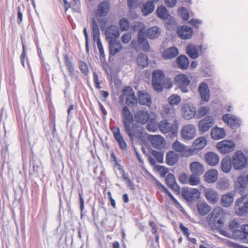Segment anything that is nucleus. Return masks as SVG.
I'll return each mask as SVG.
<instances>
[{
  "mask_svg": "<svg viewBox=\"0 0 248 248\" xmlns=\"http://www.w3.org/2000/svg\"><path fill=\"white\" fill-rule=\"evenodd\" d=\"M225 213L219 207L215 208L212 212L209 220V223H214L218 228L222 226L224 223Z\"/></svg>",
  "mask_w": 248,
  "mask_h": 248,
  "instance_id": "3",
  "label": "nucleus"
},
{
  "mask_svg": "<svg viewBox=\"0 0 248 248\" xmlns=\"http://www.w3.org/2000/svg\"><path fill=\"white\" fill-rule=\"evenodd\" d=\"M204 180L209 183L216 182L218 178V172L216 169H210L205 172L203 176Z\"/></svg>",
  "mask_w": 248,
  "mask_h": 248,
  "instance_id": "18",
  "label": "nucleus"
},
{
  "mask_svg": "<svg viewBox=\"0 0 248 248\" xmlns=\"http://www.w3.org/2000/svg\"><path fill=\"white\" fill-rule=\"evenodd\" d=\"M235 145L234 142L231 140H225L218 142L217 148L222 154H227L234 150Z\"/></svg>",
  "mask_w": 248,
  "mask_h": 248,
  "instance_id": "9",
  "label": "nucleus"
},
{
  "mask_svg": "<svg viewBox=\"0 0 248 248\" xmlns=\"http://www.w3.org/2000/svg\"><path fill=\"white\" fill-rule=\"evenodd\" d=\"M137 62L139 66L142 68L146 66L148 64V59L145 54L140 53L137 57Z\"/></svg>",
  "mask_w": 248,
  "mask_h": 248,
  "instance_id": "47",
  "label": "nucleus"
},
{
  "mask_svg": "<svg viewBox=\"0 0 248 248\" xmlns=\"http://www.w3.org/2000/svg\"><path fill=\"white\" fill-rule=\"evenodd\" d=\"M156 183L158 187L163 189L164 191H165L168 194L170 197L173 201L175 204L177 205H179L178 202L174 198V197L171 194V193L169 192L167 189L163 185H162L161 184H160L159 182L157 181L156 182Z\"/></svg>",
  "mask_w": 248,
  "mask_h": 248,
  "instance_id": "59",
  "label": "nucleus"
},
{
  "mask_svg": "<svg viewBox=\"0 0 248 248\" xmlns=\"http://www.w3.org/2000/svg\"><path fill=\"white\" fill-rule=\"evenodd\" d=\"M78 67L81 72L85 76L89 74V69L87 63L83 61H79L78 62Z\"/></svg>",
  "mask_w": 248,
  "mask_h": 248,
  "instance_id": "51",
  "label": "nucleus"
},
{
  "mask_svg": "<svg viewBox=\"0 0 248 248\" xmlns=\"http://www.w3.org/2000/svg\"><path fill=\"white\" fill-rule=\"evenodd\" d=\"M110 156L112 159L113 161L115 162V168L116 170H119L122 173V175L123 176H124V171L123 170L122 166H121L120 164V161H118L117 159L116 156H115L114 153L113 152L111 153Z\"/></svg>",
  "mask_w": 248,
  "mask_h": 248,
  "instance_id": "53",
  "label": "nucleus"
},
{
  "mask_svg": "<svg viewBox=\"0 0 248 248\" xmlns=\"http://www.w3.org/2000/svg\"><path fill=\"white\" fill-rule=\"evenodd\" d=\"M199 175H195L192 174L188 178V183L191 186H196L200 184V179L197 176Z\"/></svg>",
  "mask_w": 248,
  "mask_h": 248,
  "instance_id": "54",
  "label": "nucleus"
},
{
  "mask_svg": "<svg viewBox=\"0 0 248 248\" xmlns=\"http://www.w3.org/2000/svg\"><path fill=\"white\" fill-rule=\"evenodd\" d=\"M181 100L180 96L176 94H172L168 98L169 102L171 105H177Z\"/></svg>",
  "mask_w": 248,
  "mask_h": 248,
  "instance_id": "52",
  "label": "nucleus"
},
{
  "mask_svg": "<svg viewBox=\"0 0 248 248\" xmlns=\"http://www.w3.org/2000/svg\"><path fill=\"white\" fill-rule=\"evenodd\" d=\"M210 109L207 106H201L200 107L196 113V117L197 118H201L207 115L210 112Z\"/></svg>",
  "mask_w": 248,
  "mask_h": 248,
  "instance_id": "49",
  "label": "nucleus"
},
{
  "mask_svg": "<svg viewBox=\"0 0 248 248\" xmlns=\"http://www.w3.org/2000/svg\"><path fill=\"white\" fill-rule=\"evenodd\" d=\"M99 52V58L102 63L106 62L105 55L101 40L95 41Z\"/></svg>",
  "mask_w": 248,
  "mask_h": 248,
  "instance_id": "50",
  "label": "nucleus"
},
{
  "mask_svg": "<svg viewBox=\"0 0 248 248\" xmlns=\"http://www.w3.org/2000/svg\"><path fill=\"white\" fill-rule=\"evenodd\" d=\"M125 100L128 105H134L137 103V99L135 96L132 89L130 87H125Z\"/></svg>",
  "mask_w": 248,
  "mask_h": 248,
  "instance_id": "20",
  "label": "nucleus"
},
{
  "mask_svg": "<svg viewBox=\"0 0 248 248\" xmlns=\"http://www.w3.org/2000/svg\"><path fill=\"white\" fill-rule=\"evenodd\" d=\"M125 124L126 123H132L134 118L133 115L130 113L129 110L127 109L125 107Z\"/></svg>",
  "mask_w": 248,
  "mask_h": 248,
  "instance_id": "61",
  "label": "nucleus"
},
{
  "mask_svg": "<svg viewBox=\"0 0 248 248\" xmlns=\"http://www.w3.org/2000/svg\"><path fill=\"white\" fill-rule=\"evenodd\" d=\"M149 139L153 146L155 148H162L166 143L164 138L160 135L151 136Z\"/></svg>",
  "mask_w": 248,
  "mask_h": 248,
  "instance_id": "26",
  "label": "nucleus"
},
{
  "mask_svg": "<svg viewBox=\"0 0 248 248\" xmlns=\"http://www.w3.org/2000/svg\"><path fill=\"white\" fill-rule=\"evenodd\" d=\"M150 116L148 111L139 110L135 113L134 119L137 123L143 124L148 121Z\"/></svg>",
  "mask_w": 248,
  "mask_h": 248,
  "instance_id": "21",
  "label": "nucleus"
},
{
  "mask_svg": "<svg viewBox=\"0 0 248 248\" xmlns=\"http://www.w3.org/2000/svg\"><path fill=\"white\" fill-rule=\"evenodd\" d=\"M248 210V194H245L237 199L234 205V212L239 216L247 212Z\"/></svg>",
  "mask_w": 248,
  "mask_h": 248,
  "instance_id": "4",
  "label": "nucleus"
},
{
  "mask_svg": "<svg viewBox=\"0 0 248 248\" xmlns=\"http://www.w3.org/2000/svg\"><path fill=\"white\" fill-rule=\"evenodd\" d=\"M222 120L232 129H236L240 126L241 121L236 116L226 114L222 116Z\"/></svg>",
  "mask_w": 248,
  "mask_h": 248,
  "instance_id": "13",
  "label": "nucleus"
},
{
  "mask_svg": "<svg viewBox=\"0 0 248 248\" xmlns=\"http://www.w3.org/2000/svg\"><path fill=\"white\" fill-rule=\"evenodd\" d=\"M181 112L185 119L189 120L196 116V108L191 103H183L181 106Z\"/></svg>",
  "mask_w": 248,
  "mask_h": 248,
  "instance_id": "6",
  "label": "nucleus"
},
{
  "mask_svg": "<svg viewBox=\"0 0 248 248\" xmlns=\"http://www.w3.org/2000/svg\"><path fill=\"white\" fill-rule=\"evenodd\" d=\"M233 166L231 158L226 156L223 158L221 162V169L222 171L225 173L229 172Z\"/></svg>",
  "mask_w": 248,
  "mask_h": 248,
  "instance_id": "33",
  "label": "nucleus"
},
{
  "mask_svg": "<svg viewBox=\"0 0 248 248\" xmlns=\"http://www.w3.org/2000/svg\"><path fill=\"white\" fill-rule=\"evenodd\" d=\"M172 148L176 152L184 153L186 151V146L179 140H175L172 145Z\"/></svg>",
  "mask_w": 248,
  "mask_h": 248,
  "instance_id": "48",
  "label": "nucleus"
},
{
  "mask_svg": "<svg viewBox=\"0 0 248 248\" xmlns=\"http://www.w3.org/2000/svg\"><path fill=\"white\" fill-rule=\"evenodd\" d=\"M109 54L110 55H115L116 54L121 51L123 48V46L120 42L117 41H112L109 42Z\"/></svg>",
  "mask_w": 248,
  "mask_h": 248,
  "instance_id": "32",
  "label": "nucleus"
},
{
  "mask_svg": "<svg viewBox=\"0 0 248 248\" xmlns=\"http://www.w3.org/2000/svg\"><path fill=\"white\" fill-rule=\"evenodd\" d=\"M156 12L158 17L163 20H168L166 24L168 29L170 30L176 25L174 18L169 15L167 9L165 6H161L157 8Z\"/></svg>",
  "mask_w": 248,
  "mask_h": 248,
  "instance_id": "5",
  "label": "nucleus"
},
{
  "mask_svg": "<svg viewBox=\"0 0 248 248\" xmlns=\"http://www.w3.org/2000/svg\"><path fill=\"white\" fill-rule=\"evenodd\" d=\"M230 229L232 232L239 229H241L240 223L236 220H233L230 222Z\"/></svg>",
  "mask_w": 248,
  "mask_h": 248,
  "instance_id": "58",
  "label": "nucleus"
},
{
  "mask_svg": "<svg viewBox=\"0 0 248 248\" xmlns=\"http://www.w3.org/2000/svg\"><path fill=\"white\" fill-rule=\"evenodd\" d=\"M197 208L199 214L207 215L211 210V207L205 202H199L197 204Z\"/></svg>",
  "mask_w": 248,
  "mask_h": 248,
  "instance_id": "35",
  "label": "nucleus"
},
{
  "mask_svg": "<svg viewBox=\"0 0 248 248\" xmlns=\"http://www.w3.org/2000/svg\"><path fill=\"white\" fill-rule=\"evenodd\" d=\"M189 169L192 174L202 175L204 171V165L198 161L192 162L189 166Z\"/></svg>",
  "mask_w": 248,
  "mask_h": 248,
  "instance_id": "24",
  "label": "nucleus"
},
{
  "mask_svg": "<svg viewBox=\"0 0 248 248\" xmlns=\"http://www.w3.org/2000/svg\"><path fill=\"white\" fill-rule=\"evenodd\" d=\"M187 55L191 58L196 59L199 56L198 48L193 44H189L186 47Z\"/></svg>",
  "mask_w": 248,
  "mask_h": 248,
  "instance_id": "43",
  "label": "nucleus"
},
{
  "mask_svg": "<svg viewBox=\"0 0 248 248\" xmlns=\"http://www.w3.org/2000/svg\"><path fill=\"white\" fill-rule=\"evenodd\" d=\"M110 130L113 134L115 139L119 143L121 148L124 149V141L123 137L121 134L119 128L116 126H112L110 127Z\"/></svg>",
  "mask_w": 248,
  "mask_h": 248,
  "instance_id": "29",
  "label": "nucleus"
},
{
  "mask_svg": "<svg viewBox=\"0 0 248 248\" xmlns=\"http://www.w3.org/2000/svg\"><path fill=\"white\" fill-rule=\"evenodd\" d=\"M198 90L202 101L208 102L210 99V91L208 84L204 82L200 83Z\"/></svg>",
  "mask_w": 248,
  "mask_h": 248,
  "instance_id": "16",
  "label": "nucleus"
},
{
  "mask_svg": "<svg viewBox=\"0 0 248 248\" xmlns=\"http://www.w3.org/2000/svg\"><path fill=\"white\" fill-rule=\"evenodd\" d=\"M174 81L177 86L181 89L183 93H186L188 92L187 87L189 84L190 80L186 75L180 74L176 76L175 77Z\"/></svg>",
  "mask_w": 248,
  "mask_h": 248,
  "instance_id": "11",
  "label": "nucleus"
},
{
  "mask_svg": "<svg viewBox=\"0 0 248 248\" xmlns=\"http://www.w3.org/2000/svg\"><path fill=\"white\" fill-rule=\"evenodd\" d=\"M177 62L179 67L183 69H186L189 65L187 58L184 55H181L177 58Z\"/></svg>",
  "mask_w": 248,
  "mask_h": 248,
  "instance_id": "45",
  "label": "nucleus"
},
{
  "mask_svg": "<svg viewBox=\"0 0 248 248\" xmlns=\"http://www.w3.org/2000/svg\"><path fill=\"white\" fill-rule=\"evenodd\" d=\"M161 32V29L157 26H153L146 31L147 36L151 39H154L159 37Z\"/></svg>",
  "mask_w": 248,
  "mask_h": 248,
  "instance_id": "38",
  "label": "nucleus"
},
{
  "mask_svg": "<svg viewBox=\"0 0 248 248\" xmlns=\"http://www.w3.org/2000/svg\"><path fill=\"white\" fill-rule=\"evenodd\" d=\"M178 160V155L173 151H170L166 155V163L170 166L175 164Z\"/></svg>",
  "mask_w": 248,
  "mask_h": 248,
  "instance_id": "41",
  "label": "nucleus"
},
{
  "mask_svg": "<svg viewBox=\"0 0 248 248\" xmlns=\"http://www.w3.org/2000/svg\"><path fill=\"white\" fill-rule=\"evenodd\" d=\"M196 134V128L192 124L185 125L180 131V135L182 139L186 140L193 139Z\"/></svg>",
  "mask_w": 248,
  "mask_h": 248,
  "instance_id": "8",
  "label": "nucleus"
},
{
  "mask_svg": "<svg viewBox=\"0 0 248 248\" xmlns=\"http://www.w3.org/2000/svg\"><path fill=\"white\" fill-rule=\"evenodd\" d=\"M139 102L141 105L149 107L152 104V99L150 95L147 93L143 92H139Z\"/></svg>",
  "mask_w": 248,
  "mask_h": 248,
  "instance_id": "27",
  "label": "nucleus"
},
{
  "mask_svg": "<svg viewBox=\"0 0 248 248\" xmlns=\"http://www.w3.org/2000/svg\"><path fill=\"white\" fill-rule=\"evenodd\" d=\"M166 182L167 185L171 188L173 189L176 192L180 190V187L176 183L174 175L171 173L167 175L166 178Z\"/></svg>",
  "mask_w": 248,
  "mask_h": 248,
  "instance_id": "37",
  "label": "nucleus"
},
{
  "mask_svg": "<svg viewBox=\"0 0 248 248\" xmlns=\"http://www.w3.org/2000/svg\"><path fill=\"white\" fill-rule=\"evenodd\" d=\"M231 158L234 170H241L247 165L248 158L240 150L236 151Z\"/></svg>",
  "mask_w": 248,
  "mask_h": 248,
  "instance_id": "2",
  "label": "nucleus"
},
{
  "mask_svg": "<svg viewBox=\"0 0 248 248\" xmlns=\"http://www.w3.org/2000/svg\"><path fill=\"white\" fill-rule=\"evenodd\" d=\"M152 155L159 163H162L163 160V154L160 152L153 151Z\"/></svg>",
  "mask_w": 248,
  "mask_h": 248,
  "instance_id": "62",
  "label": "nucleus"
},
{
  "mask_svg": "<svg viewBox=\"0 0 248 248\" xmlns=\"http://www.w3.org/2000/svg\"><path fill=\"white\" fill-rule=\"evenodd\" d=\"M114 84L115 87L117 88V91H116V93L119 96V102L122 103L124 101V87L122 86V82L119 79H115L114 80Z\"/></svg>",
  "mask_w": 248,
  "mask_h": 248,
  "instance_id": "34",
  "label": "nucleus"
},
{
  "mask_svg": "<svg viewBox=\"0 0 248 248\" xmlns=\"http://www.w3.org/2000/svg\"><path fill=\"white\" fill-rule=\"evenodd\" d=\"M178 53L179 52L176 47H171L164 51L162 57L165 60H170L175 57Z\"/></svg>",
  "mask_w": 248,
  "mask_h": 248,
  "instance_id": "36",
  "label": "nucleus"
},
{
  "mask_svg": "<svg viewBox=\"0 0 248 248\" xmlns=\"http://www.w3.org/2000/svg\"><path fill=\"white\" fill-rule=\"evenodd\" d=\"M127 4L130 10H134L138 7L139 1L138 0H128Z\"/></svg>",
  "mask_w": 248,
  "mask_h": 248,
  "instance_id": "63",
  "label": "nucleus"
},
{
  "mask_svg": "<svg viewBox=\"0 0 248 248\" xmlns=\"http://www.w3.org/2000/svg\"><path fill=\"white\" fill-rule=\"evenodd\" d=\"M201 192L197 188H185L182 191V195L186 201L191 202L200 198Z\"/></svg>",
  "mask_w": 248,
  "mask_h": 248,
  "instance_id": "12",
  "label": "nucleus"
},
{
  "mask_svg": "<svg viewBox=\"0 0 248 248\" xmlns=\"http://www.w3.org/2000/svg\"><path fill=\"white\" fill-rule=\"evenodd\" d=\"M214 119L212 116H207L201 120L198 124V129L200 132L204 133L214 124Z\"/></svg>",
  "mask_w": 248,
  "mask_h": 248,
  "instance_id": "14",
  "label": "nucleus"
},
{
  "mask_svg": "<svg viewBox=\"0 0 248 248\" xmlns=\"http://www.w3.org/2000/svg\"><path fill=\"white\" fill-rule=\"evenodd\" d=\"M234 197V194L232 192L223 195L221 198V205L225 207H229L233 202Z\"/></svg>",
  "mask_w": 248,
  "mask_h": 248,
  "instance_id": "30",
  "label": "nucleus"
},
{
  "mask_svg": "<svg viewBox=\"0 0 248 248\" xmlns=\"http://www.w3.org/2000/svg\"><path fill=\"white\" fill-rule=\"evenodd\" d=\"M204 159L206 163L210 166H215L219 162V157L217 154L209 152L205 154Z\"/></svg>",
  "mask_w": 248,
  "mask_h": 248,
  "instance_id": "17",
  "label": "nucleus"
},
{
  "mask_svg": "<svg viewBox=\"0 0 248 248\" xmlns=\"http://www.w3.org/2000/svg\"><path fill=\"white\" fill-rule=\"evenodd\" d=\"M138 43L143 51H147L149 50L150 46L144 36V31L142 29H140L138 33Z\"/></svg>",
  "mask_w": 248,
  "mask_h": 248,
  "instance_id": "23",
  "label": "nucleus"
},
{
  "mask_svg": "<svg viewBox=\"0 0 248 248\" xmlns=\"http://www.w3.org/2000/svg\"><path fill=\"white\" fill-rule=\"evenodd\" d=\"M152 83L154 89L157 91H161L163 88L165 75L163 71L160 70H155L152 74Z\"/></svg>",
  "mask_w": 248,
  "mask_h": 248,
  "instance_id": "7",
  "label": "nucleus"
},
{
  "mask_svg": "<svg viewBox=\"0 0 248 248\" xmlns=\"http://www.w3.org/2000/svg\"><path fill=\"white\" fill-rule=\"evenodd\" d=\"M178 15L185 20L188 19L189 16L187 9L184 7H181L178 10Z\"/></svg>",
  "mask_w": 248,
  "mask_h": 248,
  "instance_id": "56",
  "label": "nucleus"
},
{
  "mask_svg": "<svg viewBox=\"0 0 248 248\" xmlns=\"http://www.w3.org/2000/svg\"><path fill=\"white\" fill-rule=\"evenodd\" d=\"M211 138L215 140L222 139L226 137V132L224 128L215 126L210 132Z\"/></svg>",
  "mask_w": 248,
  "mask_h": 248,
  "instance_id": "22",
  "label": "nucleus"
},
{
  "mask_svg": "<svg viewBox=\"0 0 248 248\" xmlns=\"http://www.w3.org/2000/svg\"><path fill=\"white\" fill-rule=\"evenodd\" d=\"M155 5L152 1H148L141 7V12L144 16H147L153 12Z\"/></svg>",
  "mask_w": 248,
  "mask_h": 248,
  "instance_id": "40",
  "label": "nucleus"
},
{
  "mask_svg": "<svg viewBox=\"0 0 248 248\" xmlns=\"http://www.w3.org/2000/svg\"><path fill=\"white\" fill-rule=\"evenodd\" d=\"M120 32L118 27L111 25L107 27L106 30V39L108 42L116 41L119 37Z\"/></svg>",
  "mask_w": 248,
  "mask_h": 248,
  "instance_id": "15",
  "label": "nucleus"
},
{
  "mask_svg": "<svg viewBox=\"0 0 248 248\" xmlns=\"http://www.w3.org/2000/svg\"><path fill=\"white\" fill-rule=\"evenodd\" d=\"M158 128L161 133H168L171 137H176L178 134L179 125L176 122L170 123L166 120H162L158 123Z\"/></svg>",
  "mask_w": 248,
  "mask_h": 248,
  "instance_id": "1",
  "label": "nucleus"
},
{
  "mask_svg": "<svg viewBox=\"0 0 248 248\" xmlns=\"http://www.w3.org/2000/svg\"><path fill=\"white\" fill-rule=\"evenodd\" d=\"M206 138L204 136H201L196 139L193 141L192 147L199 151L203 149L207 145Z\"/></svg>",
  "mask_w": 248,
  "mask_h": 248,
  "instance_id": "28",
  "label": "nucleus"
},
{
  "mask_svg": "<svg viewBox=\"0 0 248 248\" xmlns=\"http://www.w3.org/2000/svg\"><path fill=\"white\" fill-rule=\"evenodd\" d=\"M110 10L109 3L106 1H102L98 5L96 15L100 17L105 16Z\"/></svg>",
  "mask_w": 248,
  "mask_h": 248,
  "instance_id": "25",
  "label": "nucleus"
},
{
  "mask_svg": "<svg viewBox=\"0 0 248 248\" xmlns=\"http://www.w3.org/2000/svg\"><path fill=\"white\" fill-rule=\"evenodd\" d=\"M92 29L93 41L100 40L99 27L96 19L94 18L92 20Z\"/></svg>",
  "mask_w": 248,
  "mask_h": 248,
  "instance_id": "39",
  "label": "nucleus"
},
{
  "mask_svg": "<svg viewBox=\"0 0 248 248\" xmlns=\"http://www.w3.org/2000/svg\"><path fill=\"white\" fill-rule=\"evenodd\" d=\"M148 122L147 129L151 132L156 131L158 127L157 116L155 114L151 115Z\"/></svg>",
  "mask_w": 248,
  "mask_h": 248,
  "instance_id": "31",
  "label": "nucleus"
},
{
  "mask_svg": "<svg viewBox=\"0 0 248 248\" xmlns=\"http://www.w3.org/2000/svg\"><path fill=\"white\" fill-rule=\"evenodd\" d=\"M224 242L229 247L232 248H248V247L233 243L226 239L224 240Z\"/></svg>",
  "mask_w": 248,
  "mask_h": 248,
  "instance_id": "60",
  "label": "nucleus"
},
{
  "mask_svg": "<svg viewBox=\"0 0 248 248\" xmlns=\"http://www.w3.org/2000/svg\"><path fill=\"white\" fill-rule=\"evenodd\" d=\"M236 188L239 192H243L247 187V184L245 178L243 176L238 177L236 182Z\"/></svg>",
  "mask_w": 248,
  "mask_h": 248,
  "instance_id": "44",
  "label": "nucleus"
},
{
  "mask_svg": "<svg viewBox=\"0 0 248 248\" xmlns=\"http://www.w3.org/2000/svg\"><path fill=\"white\" fill-rule=\"evenodd\" d=\"M229 186V181L227 179L220 180L217 183V186L221 189H225Z\"/></svg>",
  "mask_w": 248,
  "mask_h": 248,
  "instance_id": "64",
  "label": "nucleus"
},
{
  "mask_svg": "<svg viewBox=\"0 0 248 248\" xmlns=\"http://www.w3.org/2000/svg\"><path fill=\"white\" fill-rule=\"evenodd\" d=\"M155 169L161 177H164L168 172V169L162 166L156 165L155 167Z\"/></svg>",
  "mask_w": 248,
  "mask_h": 248,
  "instance_id": "57",
  "label": "nucleus"
},
{
  "mask_svg": "<svg viewBox=\"0 0 248 248\" xmlns=\"http://www.w3.org/2000/svg\"><path fill=\"white\" fill-rule=\"evenodd\" d=\"M203 188L204 196L206 200L211 204H216L218 201L217 192L213 188H208L201 186Z\"/></svg>",
  "mask_w": 248,
  "mask_h": 248,
  "instance_id": "10",
  "label": "nucleus"
},
{
  "mask_svg": "<svg viewBox=\"0 0 248 248\" xmlns=\"http://www.w3.org/2000/svg\"><path fill=\"white\" fill-rule=\"evenodd\" d=\"M177 32L178 36L182 39H188L193 34L192 29L187 26L178 27Z\"/></svg>",
  "mask_w": 248,
  "mask_h": 248,
  "instance_id": "19",
  "label": "nucleus"
},
{
  "mask_svg": "<svg viewBox=\"0 0 248 248\" xmlns=\"http://www.w3.org/2000/svg\"><path fill=\"white\" fill-rule=\"evenodd\" d=\"M174 113L173 109L170 108L169 106H165L163 108L162 111V115L163 117H172Z\"/></svg>",
  "mask_w": 248,
  "mask_h": 248,
  "instance_id": "55",
  "label": "nucleus"
},
{
  "mask_svg": "<svg viewBox=\"0 0 248 248\" xmlns=\"http://www.w3.org/2000/svg\"><path fill=\"white\" fill-rule=\"evenodd\" d=\"M232 238L235 239L242 240L245 242L246 240H248V238H245V233L241 229H239L234 231L232 232Z\"/></svg>",
  "mask_w": 248,
  "mask_h": 248,
  "instance_id": "46",
  "label": "nucleus"
},
{
  "mask_svg": "<svg viewBox=\"0 0 248 248\" xmlns=\"http://www.w3.org/2000/svg\"><path fill=\"white\" fill-rule=\"evenodd\" d=\"M63 60L64 64L69 73V75L71 77L73 76L75 73V68L73 63H72L71 60L69 59L68 56L66 54L63 56Z\"/></svg>",
  "mask_w": 248,
  "mask_h": 248,
  "instance_id": "42",
  "label": "nucleus"
}]
</instances>
